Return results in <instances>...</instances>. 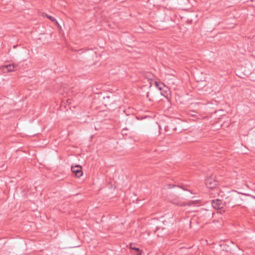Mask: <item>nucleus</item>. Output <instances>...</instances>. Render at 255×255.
<instances>
[{
    "label": "nucleus",
    "mask_w": 255,
    "mask_h": 255,
    "mask_svg": "<svg viewBox=\"0 0 255 255\" xmlns=\"http://www.w3.org/2000/svg\"><path fill=\"white\" fill-rule=\"evenodd\" d=\"M173 204H175L177 206H185L186 205L190 206L193 203H181L179 201H170Z\"/></svg>",
    "instance_id": "1a4fd4ad"
},
{
    "label": "nucleus",
    "mask_w": 255,
    "mask_h": 255,
    "mask_svg": "<svg viewBox=\"0 0 255 255\" xmlns=\"http://www.w3.org/2000/svg\"><path fill=\"white\" fill-rule=\"evenodd\" d=\"M155 84H156V85L157 86H158V85H157V82H156V83H155Z\"/></svg>",
    "instance_id": "f8f14e48"
},
{
    "label": "nucleus",
    "mask_w": 255,
    "mask_h": 255,
    "mask_svg": "<svg viewBox=\"0 0 255 255\" xmlns=\"http://www.w3.org/2000/svg\"><path fill=\"white\" fill-rule=\"evenodd\" d=\"M176 126L173 122H170L164 127V130L166 132L174 131L176 130Z\"/></svg>",
    "instance_id": "423d86ee"
},
{
    "label": "nucleus",
    "mask_w": 255,
    "mask_h": 255,
    "mask_svg": "<svg viewBox=\"0 0 255 255\" xmlns=\"http://www.w3.org/2000/svg\"><path fill=\"white\" fill-rule=\"evenodd\" d=\"M243 199L241 194L236 191H232L230 195L225 198V203L229 207L240 206Z\"/></svg>",
    "instance_id": "f257e3e1"
},
{
    "label": "nucleus",
    "mask_w": 255,
    "mask_h": 255,
    "mask_svg": "<svg viewBox=\"0 0 255 255\" xmlns=\"http://www.w3.org/2000/svg\"><path fill=\"white\" fill-rule=\"evenodd\" d=\"M205 184L207 188L213 189L217 186L218 182L215 180L212 176H210L206 178Z\"/></svg>",
    "instance_id": "7ed1b4c3"
},
{
    "label": "nucleus",
    "mask_w": 255,
    "mask_h": 255,
    "mask_svg": "<svg viewBox=\"0 0 255 255\" xmlns=\"http://www.w3.org/2000/svg\"><path fill=\"white\" fill-rule=\"evenodd\" d=\"M4 69H6L7 72H12L14 71L16 69V65L14 64H8L5 65L3 67V70H4Z\"/></svg>",
    "instance_id": "0eeeda50"
},
{
    "label": "nucleus",
    "mask_w": 255,
    "mask_h": 255,
    "mask_svg": "<svg viewBox=\"0 0 255 255\" xmlns=\"http://www.w3.org/2000/svg\"><path fill=\"white\" fill-rule=\"evenodd\" d=\"M212 205L213 207L216 210H220L224 208L226 205L224 202L219 199L213 200L212 201Z\"/></svg>",
    "instance_id": "20e7f679"
},
{
    "label": "nucleus",
    "mask_w": 255,
    "mask_h": 255,
    "mask_svg": "<svg viewBox=\"0 0 255 255\" xmlns=\"http://www.w3.org/2000/svg\"><path fill=\"white\" fill-rule=\"evenodd\" d=\"M211 218V213L207 210H204L197 214L198 223L199 224H206Z\"/></svg>",
    "instance_id": "f03ea898"
},
{
    "label": "nucleus",
    "mask_w": 255,
    "mask_h": 255,
    "mask_svg": "<svg viewBox=\"0 0 255 255\" xmlns=\"http://www.w3.org/2000/svg\"><path fill=\"white\" fill-rule=\"evenodd\" d=\"M42 16H44V17H46L48 19H49L51 21L55 22L57 24H58L57 21L56 20V19L54 17L50 16V15H48L47 14L45 13H43L42 14Z\"/></svg>",
    "instance_id": "9d476101"
},
{
    "label": "nucleus",
    "mask_w": 255,
    "mask_h": 255,
    "mask_svg": "<svg viewBox=\"0 0 255 255\" xmlns=\"http://www.w3.org/2000/svg\"><path fill=\"white\" fill-rule=\"evenodd\" d=\"M253 198L255 199V197L254 196H252Z\"/></svg>",
    "instance_id": "ddd939ff"
},
{
    "label": "nucleus",
    "mask_w": 255,
    "mask_h": 255,
    "mask_svg": "<svg viewBox=\"0 0 255 255\" xmlns=\"http://www.w3.org/2000/svg\"><path fill=\"white\" fill-rule=\"evenodd\" d=\"M132 246L133 245L132 244L130 245V249L134 251L132 252V254H133L134 255H141V251L140 250V249L138 248L133 247Z\"/></svg>",
    "instance_id": "6e6552de"
},
{
    "label": "nucleus",
    "mask_w": 255,
    "mask_h": 255,
    "mask_svg": "<svg viewBox=\"0 0 255 255\" xmlns=\"http://www.w3.org/2000/svg\"><path fill=\"white\" fill-rule=\"evenodd\" d=\"M245 195H247V196H250V195H249V194H245Z\"/></svg>",
    "instance_id": "9b49d317"
},
{
    "label": "nucleus",
    "mask_w": 255,
    "mask_h": 255,
    "mask_svg": "<svg viewBox=\"0 0 255 255\" xmlns=\"http://www.w3.org/2000/svg\"><path fill=\"white\" fill-rule=\"evenodd\" d=\"M71 171L77 177H81L83 174L82 167L80 165H75L71 167Z\"/></svg>",
    "instance_id": "39448f33"
}]
</instances>
